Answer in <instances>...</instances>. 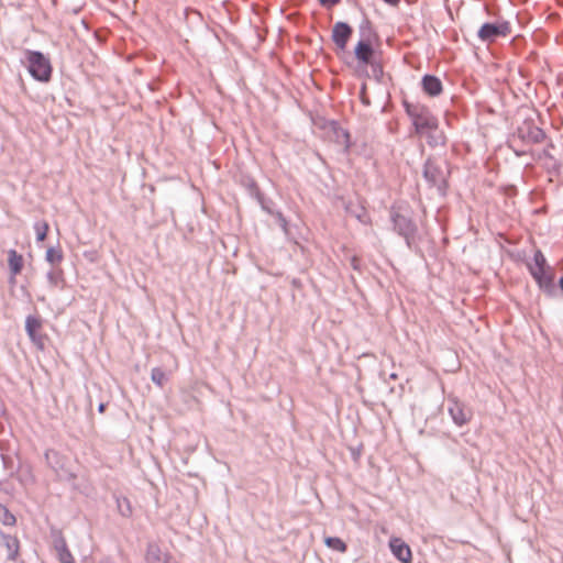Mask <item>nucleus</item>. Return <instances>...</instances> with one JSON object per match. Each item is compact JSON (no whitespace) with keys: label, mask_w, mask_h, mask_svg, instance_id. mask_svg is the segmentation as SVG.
I'll return each mask as SVG.
<instances>
[{"label":"nucleus","mask_w":563,"mask_h":563,"mask_svg":"<svg viewBox=\"0 0 563 563\" xmlns=\"http://www.w3.org/2000/svg\"><path fill=\"white\" fill-rule=\"evenodd\" d=\"M412 119L416 132L426 135L431 145H439L444 143V136L438 131V120L424 107H416L408 110Z\"/></svg>","instance_id":"f257e3e1"},{"label":"nucleus","mask_w":563,"mask_h":563,"mask_svg":"<svg viewBox=\"0 0 563 563\" xmlns=\"http://www.w3.org/2000/svg\"><path fill=\"white\" fill-rule=\"evenodd\" d=\"M27 68L31 76L38 81H48L52 74L49 60L40 52L26 53Z\"/></svg>","instance_id":"f03ea898"},{"label":"nucleus","mask_w":563,"mask_h":563,"mask_svg":"<svg viewBox=\"0 0 563 563\" xmlns=\"http://www.w3.org/2000/svg\"><path fill=\"white\" fill-rule=\"evenodd\" d=\"M510 32L508 22L501 23H485L478 30V37L483 42H494L499 36H506Z\"/></svg>","instance_id":"7ed1b4c3"},{"label":"nucleus","mask_w":563,"mask_h":563,"mask_svg":"<svg viewBox=\"0 0 563 563\" xmlns=\"http://www.w3.org/2000/svg\"><path fill=\"white\" fill-rule=\"evenodd\" d=\"M424 178L432 185L437 186L439 190L445 188V172L437 163L428 161L424 165Z\"/></svg>","instance_id":"20e7f679"},{"label":"nucleus","mask_w":563,"mask_h":563,"mask_svg":"<svg viewBox=\"0 0 563 563\" xmlns=\"http://www.w3.org/2000/svg\"><path fill=\"white\" fill-rule=\"evenodd\" d=\"M391 220L394 223V229L406 239L407 243L409 244L410 238L413 235L416 231V227L412 223V221L397 212L391 213Z\"/></svg>","instance_id":"39448f33"},{"label":"nucleus","mask_w":563,"mask_h":563,"mask_svg":"<svg viewBox=\"0 0 563 563\" xmlns=\"http://www.w3.org/2000/svg\"><path fill=\"white\" fill-rule=\"evenodd\" d=\"M352 35V27L344 22H336L332 29V40L336 47L344 51L349 38Z\"/></svg>","instance_id":"423d86ee"},{"label":"nucleus","mask_w":563,"mask_h":563,"mask_svg":"<svg viewBox=\"0 0 563 563\" xmlns=\"http://www.w3.org/2000/svg\"><path fill=\"white\" fill-rule=\"evenodd\" d=\"M391 553L402 563L411 562V550L400 538H391L389 541Z\"/></svg>","instance_id":"0eeeda50"},{"label":"nucleus","mask_w":563,"mask_h":563,"mask_svg":"<svg viewBox=\"0 0 563 563\" xmlns=\"http://www.w3.org/2000/svg\"><path fill=\"white\" fill-rule=\"evenodd\" d=\"M529 271L541 288L550 290L553 287L549 267L529 266Z\"/></svg>","instance_id":"6e6552de"},{"label":"nucleus","mask_w":563,"mask_h":563,"mask_svg":"<svg viewBox=\"0 0 563 563\" xmlns=\"http://www.w3.org/2000/svg\"><path fill=\"white\" fill-rule=\"evenodd\" d=\"M146 563H178L156 544H150L146 551Z\"/></svg>","instance_id":"1a4fd4ad"},{"label":"nucleus","mask_w":563,"mask_h":563,"mask_svg":"<svg viewBox=\"0 0 563 563\" xmlns=\"http://www.w3.org/2000/svg\"><path fill=\"white\" fill-rule=\"evenodd\" d=\"M45 459L47 464L56 472V474L62 477L66 478L70 474L68 472L64 471V465L62 463V457L59 454L54 450H47L45 453Z\"/></svg>","instance_id":"9d476101"},{"label":"nucleus","mask_w":563,"mask_h":563,"mask_svg":"<svg viewBox=\"0 0 563 563\" xmlns=\"http://www.w3.org/2000/svg\"><path fill=\"white\" fill-rule=\"evenodd\" d=\"M449 413L457 426L465 424L470 419V413L465 411L463 405L457 401H452L449 407Z\"/></svg>","instance_id":"9b49d317"},{"label":"nucleus","mask_w":563,"mask_h":563,"mask_svg":"<svg viewBox=\"0 0 563 563\" xmlns=\"http://www.w3.org/2000/svg\"><path fill=\"white\" fill-rule=\"evenodd\" d=\"M422 88L430 96H438L442 91L441 80L431 75H426L422 78Z\"/></svg>","instance_id":"f8f14e48"},{"label":"nucleus","mask_w":563,"mask_h":563,"mask_svg":"<svg viewBox=\"0 0 563 563\" xmlns=\"http://www.w3.org/2000/svg\"><path fill=\"white\" fill-rule=\"evenodd\" d=\"M8 263L12 279L21 273L23 268V257L15 250L8 251Z\"/></svg>","instance_id":"ddd939ff"},{"label":"nucleus","mask_w":563,"mask_h":563,"mask_svg":"<svg viewBox=\"0 0 563 563\" xmlns=\"http://www.w3.org/2000/svg\"><path fill=\"white\" fill-rule=\"evenodd\" d=\"M54 549L60 563H73V556L63 538L58 537L54 540Z\"/></svg>","instance_id":"4468645a"},{"label":"nucleus","mask_w":563,"mask_h":563,"mask_svg":"<svg viewBox=\"0 0 563 563\" xmlns=\"http://www.w3.org/2000/svg\"><path fill=\"white\" fill-rule=\"evenodd\" d=\"M355 56L361 63L368 64L373 56L372 46L364 41H360L355 47Z\"/></svg>","instance_id":"2eb2a0df"},{"label":"nucleus","mask_w":563,"mask_h":563,"mask_svg":"<svg viewBox=\"0 0 563 563\" xmlns=\"http://www.w3.org/2000/svg\"><path fill=\"white\" fill-rule=\"evenodd\" d=\"M41 328V321L33 317L29 316L25 320V330L30 339L36 343L38 341V338L36 335L37 330Z\"/></svg>","instance_id":"dca6fc26"},{"label":"nucleus","mask_w":563,"mask_h":563,"mask_svg":"<svg viewBox=\"0 0 563 563\" xmlns=\"http://www.w3.org/2000/svg\"><path fill=\"white\" fill-rule=\"evenodd\" d=\"M331 129L334 133L335 142L344 150H347L350 146L349 133L342 128L338 126L335 123L331 124Z\"/></svg>","instance_id":"f3484780"},{"label":"nucleus","mask_w":563,"mask_h":563,"mask_svg":"<svg viewBox=\"0 0 563 563\" xmlns=\"http://www.w3.org/2000/svg\"><path fill=\"white\" fill-rule=\"evenodd\" d=\"M3 543L8 551V559L14 561L19 553V541L11 536H3Z\"/></svg>","instance_id":"a211bd4d"},{"label":"nucleus","mask_w":563,"mask_h":563,"mask_svg":"<svg viewBox=\"0 0 563 563\" xmlns=\"http://www.w3.org/2000/svg\"><path fill=\"white\" fill-rule=\"evenodd\" d=\"M324 543L328 548H330L336 552L343 553L346 551V544L340 538L327 537L324 539Z\"/></svg>","instance_id":"6ab92c4d"},{"label":"nucleus","mask_w":563,"mask_h":563,"mask_svg":"<svg viewBox=\"0 0 563 563\" xmlns=\"http://www.w3.org/2000/svg\"><path fill=\"white\" fill-rule=\"evenodd\" d=\"M34 231L36 233V241L42 242L46 239L48 224L46 221H37L34 223Z\"/></svg>","instance_id":"aec40b11"},{"label":"nucleus","mask_w":563,"mask_h":563,"mask_svg":"<svg viewBox=\"0 0 563 563\" xmlns=\"http://www.w3.org/2000/svg\"><path fill=\"white\" fill-rule=\"evenodd\" d=\"M151 379L154 384L162 387L167 382V375L158 367L152 369Z\"/></svg>","instance_id":"412c9836"},{"label":"nucleus","mask_w":563,"mask_h":563,"mask_svg":"<svg viewBox=\"0 0 563 563\" xmlns=\"http://www.w3.org/2000/svg\"><path fill=\"white\" fill-rule=\"evenodd\" d=\"M45 258L49 264H56L63 260V254L59 250L49 247L46 251Z\"/></svg>","instance_id":"4be33fe9"},{"label":"nucleus","mask_w":563,"mask_h":563,"mask_svg":"<svg viewBox=\"0 0 563 563\" xmlns=\"http://www.w3.org/2000/svg\"><path fill=\"white\" fill-rule=\"evenodd\" d=\"M117 506L122 516L129 517L131 515V504L125 497L117 498Z\"/></svg>","instance_id":"5701e85b"},{"label":"nucleus","mask_w":563,"mask_h":563,"mask_svg":"<svg viewBox=\"0 0 563 563\" xmlns=\"http://www.w3.org/2000/svg\"><path fill=\"white\" fill-rule=\"evenodd\" d=\"M46 279L49 286L55 287L58 286L60 282H63V274L60 271L51 269L46 274Z\"/></svg>","instance_id":"b1692460"},{"label":"nucleus","mask_w":563,"mask_h":563,"mask_svg":"<svg viewBox=\"0 0 563 563\" xmlns=\"http://www.w3.org/2000/svg\"><path fill=\"white\" fill-rule=\"evenodd\" d=\"M529 266L549 267L547 265L544 255L540 251L534 253L533 261L529 264Z\"/></svg>","instance_id":"393cba45"},{"label":"nucleus","mask_w":563,"mask_h":563,"mask_svg":"<svg viewBox=\"0 0 563 563\" xmlns=\"http://www.w3.org/2000/svg\"><path fill=\"white\" fill-rule=\"evenodd\" d=\"M2 517V522L7 526H12L15 522V518L12 514H10L4 507L0 506V516Z\"/></svg>","instance_id":"a878e982"},{"label":"nucleus","mask_w":563,"mask_h":563,"mask_svg":"<svg viewBox=\"0 0 563 563\" xmlns=\"http://www.w3.org/2000/svg\"><path fill=\"white\" fill-rule=\"evenodd\" d=\"M319 1L321 4L328 5V7L334 5L335 3L339 2V0H319Z\"/></svg>","instance_id":"bb28decb"},{"label":"nucleus","mask_w":563,"mask_h":563,"mask_svg":"<svg viewBox=\"0 0 563 563\" xmlns=\"http://www.w3.org/2000/svg\"><path fill=\"white\" fill-rule=\"evenodd\" d=\"M278 220H279L280 227L286 231L287 223H286L285 218L280 213H278Z\"/></svg>","instance_id":"cd10ccee"},{"label":"nucleus","mask_w":563,"mask_h":563,"mask_svg":"<svg viewBox=\"0 0 563 563\" xmlns=\"http://www.w3.org/2000/svg\"><path fill=\"white\" fill-rule=\"evenodd\" d=\"M104 409H106V405L104 404H100L99 407H98V411L102 413L104 411Z\"/></svg>","instance_id":"c85d7f7f"},{"label":"nucleus","mask_w":563,"mask_h":563,"mask_svg":"<svg viewBox=\"0 0 563 563\" xmlns=\"http://www.w3.org/2000/svg\"><path fill=\"white\" fill-rule=\"evenodd\" d=\"M384 1L389 4H397L399 0H384Z\"/></svg>","instance_id":"c756f323"},{"label":"nucleus","mask_w":563,"mask_h":563,"mask_svg":"<svg viewBox=\"0 0 563 563\" xmlns=\"http://www.w3.org/2000/svg\"><path fill=\"white\" fill-rule=\"evenodd\" d=\"M542 132L541 131H538V134L536 135V140L538 141L539 140V136H542Z\"/></svg>","instance_id":"7c9ffc66"},{"label":"nucleus","mask_w":563,"mask_h":563,"mask_svg":"<svg viewBox=\"0 0 563 563\" xmlns=\"http://www.w3.org/2000/svg\"><path fill=\"white\" fill-rule=\"evenodd\" d=\"M85 563H88V561L86 560V561H85ZM99 563H112V562H110V561H108V560H104V561H101V562H99Z\"/></svg>","instance_id":"2f4dec72"},{"label":"nucleus","mask_w":563,"mask_h":563,"mask_svg":"<svg viewBox=\"0 0 563 563\" xmlns=\"http://www.w3.org/2000/svg\"><path fill=\"white\" fill-rule=\"evenodd\" d=\"M560 286H561V288L563 289V277H562V278H561V280H560Z\"/></svg>","instance_id":"473e14b6"}]
</instances>
